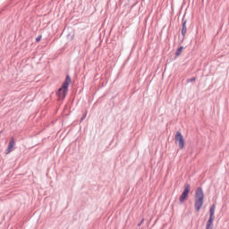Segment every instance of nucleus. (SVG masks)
<instances>
[{"label":"nucleus","instance_id":"f257e3e1","mask_svg":"<svg viewBox=\"0 0 229 229\" xmlns=\"http://www.w3.org/2000/svg\"><path fill=\"white\" fill-rule=\"evenodd\" d=\"M203 203H205V193L203 192V189L201 187H198L195 191L194 200V207L197 212H199V210H201Z\"/></svg>","mask_w":229,"mask_h":229},{"label":"nucleus","instance_id":"f03ea898","mask_svg":"<svg viewBox=\"0 0 229 229\" xmlns=\"http://www.w3.org/2000/svg\"><path fill=\"white\" fill-rule=\"evenodd\" d=\"M71 83V76L66 75L65 81H64L62 87L57 90L56 96L59 99H65L67 92H69V84Z\"/></svg>","mask_w":229,"mask_h":229},{"label":"nucleus","instance_id":"7ed1b4c3","mask_svg":"<svg viewBox=\"0 0 229 229\" xmlns=\"http://www.w3.org/2000/svg\"><path fill=\"white\" fill-rule=\"evenodd\" d=\"M174 139L175 143L179 146L180 149H183V148H185V140H183V135H182V132L177 131Z\"/></svg>","mask_w":229,"mask_h":229},{"label":"nucleus","instance_id":"20e7f679","mask_svg":"<svg viewBox=\"0 0 229 229\" xmlns=\"http://www.w3.org/2000/svg\"><path fill=\"white\" fill-rule=\"evenodd\" d=\"M190 192H191V184L186 183L184 185V190L179 198L180 203H183V201H185V199H187Z\"/></svg>","mask_w":229,"mask_h":229},{"label":"nucleus","instance_id":"39448f33","mask_svg":"<svg viewBox=\"0 0 229 229\" xmlns=\"http://www.w3.org/2000/svg\"><path fill=\"white\" fill-rule=\"evenodd\" d=\"M214 214H216V204H213L209 208V218L207 225H214Z\"/></svg>","mask_w":229,"mask_h":229},{"label":"nucleus","instance_id":"423d86ee","mask_svg":"<svg viewBox=\"0 0 229 229\" xmlns=\"http://www.w3.org/2000/svg\"><path fill=\"white\" fill-rule=\"evenodd\" d=\"M13 146H15V141H14L13 138H12L9 142V145H8L7 153L12 152V149H13Z\"/></svg>","mask_w":229,"mask_h":229},{"label":"nucleus","instance_id":"0eeeda50","mask_svg":"<svg viewBox=\"0 0 229 229\" xmlns=\"http://www.w3.org/2000/svg\"><path fill=\"white\" fill-rule=\"evenodd\" d=\"M187 33V21H184L182 22V36L184 37V35Z\"/></svg>","mask_w":229,"mask_h":229},{"label":"nucleus","instance_id":"6e6552de","mask_svg":"<svg viewBox=\"0 0 229 229\" xmlns=\"http://www.w3.org/2000/svg\"><path fill=\"white\" fill-rule=\"evenodd\" d=\"M183 51V47H180L176 52H175V56H180L182 55V52Z\"/></svg>","mask_w":229,"mask_h":229},{"label":"nucleus","instance_id":"1a4fd4ad","mask_svg":"<svg viewBox=\"0 0 229 229\" xmlns=\"http://www.w3.org/2000/svg\"><path fill=\"white\" fill-rule=\"evenodd\" d=\"M192 81H196V77H192L191 79H187L188 83H192Z\"/></svg>","mask_w":229,"mask_h":229},{"label":"nucleus","instance_id":"9d476101","mask_svg":"<svg viewBox=\"0 0 229 229\" xmlns=\"http://www.w3.org/2000/svg\"><path fill=\"white\" fill-rule=\"evenodd\" d=\"M214 225H210V224H207L206 225V229H213Z\"/></svg>","mask_w":229,"mask_h":229},{"label":"nucleus","instance_id":"9b49d317","mask_svg":"<svg viewBox=\"0 0 229 229\" xmlns=\"http://www.w3.org/2000/svg\"><path fill=\"white\" fill-rule=\"evenodd\" d=\"M40 40H42V36L36 38V42H40Z\"/></svg>","mask_w":229,"mask_h":229},{"label":"nucleus","instance_id":"f8f14e48","mask_svg":"<svg viewBox=\"0 0 229 229\" xmlns=\"http://www.w3.org/2000/svg\"><path fill=\"white\" fill-rule=\"evenodd\" d=\"M142 223H144V218L141 219V221L138 224V226H140L142 225Z\"/></svg>","mask_w":229,"mask_h":229},{"label":"nucleus","instance_id":"ddd939ff","mask_svg":"<svg viewBox=\"0 0 229 229\" xmlns=\"http://www.w3.org/2000/svg\"><path fill=\"white\" fill-rule=\"evenodd\" d=\"M85 117H87V114H84V115L81 117V121H84V120H85Z\"/></svg>","mask_w":229,"mask_h":229},{"label":"nucleus","instance_id":"4468645a","mask_svg":"<svg viewBox=\"0 0 229 229\" xmlns=\"http://www.w3.org/2000/svg\"><path fill=\"white\" fill-rule=\"evenodd\" d=\"M183 37L184 36H182V38H179V40H181V42H183Z\"/></svg>","mask_w":229,"mask_h":229}]
</instances>
